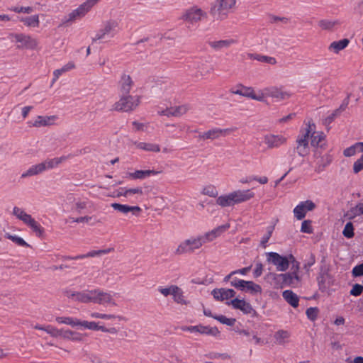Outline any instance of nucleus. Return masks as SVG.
Instances as JSON below:
<instances>
[{"instance_id": "nucleus-1", "label": "nucleus", "mask_w": 363, "mask_h": 363, "mask_svg": "<svg viewBox=\"0 0 363 363\" xmlns=\"http://www.w3.org/2000/svg\"><path fill=\"white\" fill-rule=\"evenodd\" d=\"M229 228L230 224L226 223L207 232L203 235L191 237L184 240L178 245L174 253L177 255L191 254L194 252L195 250L200 249L203 244L213 240L216 238L226 231Z\"/></svg>"}, {"instance_id": "nucleus-2", "label": "nucleus", "mask_w": 363, "mask_h": 363, "mask_svg": "<svg viewBox=\"0 0 363 363\" xmlns=\"http://www.w3.org/2000/svg\"><path fill=\"white\" fill-rule=\"evenodd\" d=\"M78 302L88 303H94L99 305H110L116 306L117 304L113 296L101 289L84 290L78 293Z\"/></svg>"}, {"instance_id": "nucleus-3", "label": "nucleus", "mask_w": 363, "mask_h": 363, "mask_svg": "<svg viewBox=\"0 0 363 363\" xmlns=\"http://www.w3.org/2000/svg\"><path fill=\"white\" fill-rule=\"evenodd\" d=\"M238 0H214L210 6L209 13L216 20H224L237 9Z\"/></svg>"}, {"instance_id": "nucleus-4", "label": "nucleus", "mask_w": 363, "mask_h": 363, "mask_svg": "<svg viewBox=\"0 0 363 363\" xmlns=\"http://www.w3.org/2000/svg\"><path fill=\"white\" fill-rule=\"evenodd\" d=\"M268 279H272L277 283H280L281 286L296 287L301 282V278L296 272H288L285 274L269 273Z\"/></svg>"}, {"instance_id": "nucleus-5", "label": "nucleus", "mask_w": 363, "mask_h": 363, "mask_svg": "<svg viewBox=\"0 0 363 363\" xmlns=\"http://www.w3.org/2000/svg\"><path fill=\"white\" fill-rule=\"evenodd\" d=\"M313 128H315L314 123L311 124L310 123L307 125V127L303 131L301 132L296 139V150L298 155L301 157H305L310 152V148L308 145V138L310 134L313 130Z\"/></svg>"}, {"instance_id": "nucleus-6", "label": "nucleus", "mask_w": 363, "mask_h": 363, "mask_svg": "<svg viewBox=\"0 0 363 363\" xmlns=\"http://www.w3.org/2000/svg\"><path fill=\"white\" fill-rule=\"evenodd\" d=\"M120 99L113 105L112 110L128 112L135 109L140 103L139 97L130 94H120Z\"/></svg>"}, {"instance_id": "nucleus-7", "label": "nucleus", "mask_w": 363, "mask_h": 363, "mask_svg": "<svg viewBox=\"0 0 363 363\" xmlns=\"http://www.w3.org/2000/svg\"><path fill=\"white\" fill-rule=\"evenodd\" d=\"M208 14L205 11L198 6L194 5L184 11L181 19L191 24H194L206 18Z\"/></svg>"}, {"instance_id": "nucleus-8", "label": "nucleus", "mask_w": 363, "mask_h": 363, "mask_svg": "<svg viewBox=\"0 0 363 363\" xmlns=\"http://www.w3.org/2000/svg\"><path fill=\"white\" fill-rule=\"evenodd\" d=\"M118 23L115 20H109L105 22L104 27L97 32L96 36L92 38V41L96 42L99 40L113 38L118 30Z\"/></svg>"}, {"instance_id": "nucleus-9", "label": "nucleus", "mask_w": 363, "mask_h": 363, "mask_svg": "<svg viewBox=\"0 0 363 363\" xmlns=\"http://www.w3.org/2000/svg\"><path fill=\"white\" fill-rule=\"evenodd\" d=\"M10 38L19 43L17 45L18 49L36 50L38 46V40L36 38L24 33H12Z\"/></svg>"}, {"instance_id": "nucleus-10", "label": "nucleus", "mask_w": 363, "mask_h": 363, "mask_svg": "<svg viewBox=\"0 0 363 363\" xmlns=\"http://www.w3.org/2000/svg\"><path fill=\"white\" fill-rule=\"evenodd\" d=\"M230 285L240 291L250 292L252 295L261 294L262 291L260 285L252 281H245L237 278H233L230 281Z\"/></svg>"}, {"instance_id": "nucleus-11", "label": "nucleus", "mask_w": 363, "mask_h": 363, "mask_svg": "<svg viewBox=\"0 0 363 363\" xmlns=\"http://www.w3.org/2000/svg\"><path fill=\"white\" fill-rule=\"evenodd\" d=\"M267 261L276 267L279 272H285L288 269L290 264L289 257L280 255L277 252H270L267 254Z\"/></svg>"}, {"instance_id": "nucleus-12", "label": "nucleus", "mask_w": 363, "mask_h": 363, "mask_svg": "<svg viewBox=\"0 0 363 363\" xmlns=\"http://www.w3.org/2000/svg\"><path fill=\"white\" fill-rule=\"evenodd\" d=\"M99 0H87L81 4L77 9L73 10L68 16L62 20V24L73 21L77 18L84 16Z\"/></svg>"}, {"instance_id": "nucleus-13", "label": "nucleus", "mask_w": 363, "mask_h": 363, "mask_svg": "<svg viewBox=\"0 0 363 363\" xmlns=\"http://www.w3.org/2000/svg\"><path fill=\"white\" fill-rule=\"evenodd\" d=\"M315 207V204L311 200L301 201L294 209V216L298 220H302L308 211L314 210Z\"/></svg>"}, {"instance_id": "nucleus-14", "label": "nucleus", "mask_w": 363, "mask_h": 363, "mask_svg": "<svg viewBox=\"0 0 363 363\" xmlns=\"http://www.w3.org/2000/svg\"><path fill=\"white\" fill-rule=\"evenodd\" d=\"M181 330L183 331H189L190 333H199L202 335H210L217 336L220 332L216 327L211 328L202 325L194 326H182Z\"/></svg>"}, {"instance_id": "nucleus-15", "label": "nucleus", "mask_w": 363, "mask_h": 363, "mask_svg": "<svg viewBox=\"0 0 363 363\" xmlns=\"http://www.w3.org/2000/svg\"><path fill=\"white\" fill-rule=\"evenodd\" d=\"M231 132L230 129L226 128V129H221L218 128H215L211 130H208V131L203 132L202 133H200L199 135V138L200 140H216L220 137H225L228 134H229Z\"/></svg>"}, {"instance_id": "nucleus-16", "label": "nucleus", "mask_w": 363, "mask_h": 363, "mask_svg": "<svg viewBox=\"0 0 363 363\" xmlns=\"http://www.w3.org/2000/svg\"><path fill=\"white\" fill-rule=\"evenodd\" d=\"M263 139L269 149L278 148L286 143V138L281 135L267 134Z\"/></svg>"}, {"instance_id": "nucleus-17", "label": "nucleus", "mask_w": 363, "mask_h": 363, "mask_svg": "<svg viewBox=\"0 0 363 363\" xmlns=\"http://www.w3.org/2000/svg\"><path fill=\"white\" fill-rule=\"evenodd\" d=\"M134 82L131 77L126 74H123L118 83V89L120 94H129Z\"/></svg>"}, {"instance_id": "nucleus-18", "label": "nucleus", "mask_w": 363, "mask_h": 363, "mask_svg": "<svg viewBox=\"0 0 363 363\" xmlns=\"http://www.w3.org/2000/svg\"><path fill=\"white\" fill-rule=\"evenodd\" d=\"M264 94L268 96V97L274 98L277 101L284 100L290 96V94L288 92L277 86L264 88Z\"/></svg>"}, {"instance_id": "nucleus-19", "label": "nucleus", "mask_w": 363, "mask_h": 363, "mask_svg": "<svg viewBox=\"0 0 363 363\" xmlns=\"http://www.w3.org/2000/svg\"><path fill=\"white\" fill-rule=\"evenodd\" d=\"M235 204L249 201L255 196V194L250 190H236L230 192Z\"/></svg>"}, {"instance_id": "nucleus-20", "label": "nucleus", "mask_w": 363, "mask_h": 363, "mask_svg": "<svg viewBox=\"0 0 363 363\" xmlns=\"http://www.w3.org/2000/svg\"><path fill=\"white\" fill-rule=\"evenodd\" d=\"M236 43L237 41L232 38L208 41V45L215 51H220L223 49H228Z\"/></svg>"}, {"instance_id": "nucleus-21", "label": "nucleus", "mask_w": 363, "mask_h": 363, "mask_svg": "<svg viewBox=\"0 0 363 363\" xmlns=\"http://www.w3.org/2000/svg\"><path fill=\"white\" fill-rule=\"evenodd\" d=\"M213 298L218 301L228 300L235 296V291L230 289H216L211 292Z\"/></svg>"}, {"instance_id": "nucleus-22", "label": "nucleus", "mask_w": 363, "mask_h": 363, "mask_svg": "<svg viewBox=\"0 0 363 363\" xmlns=\"http://www.w3.org/2000/svg\"><path fill=\"white\" fill-rule=\"evenodd\" d=\"M111 249L92 250V251L89 252L86 254L79 255L74 256V257L62 256V259L63 260H77V259H84V258H88V257H94L100 256L102 255L107 254L109 252H111Z\"/></svg>"}, {"instance_id": "nucleus-23", "label": "nucleus", "mask_w": 363, "mask_h": 363, "mask_svg": "<svg viewBox=\"0 0 363 363\" xmlns=\"http://www.w3.org/2000/svg\"><path fill=\"white\" fill-rule=\"evenodd\" d=\"M194 68L196 69L194 76L196 78L202 77L213 71V67L208 66L206 62L202 61L194 62Z\"/></svg>"}, {"instance_id": "nucleus-24", "label": "nucleus", "mask_w": 363, "mask_h": 363, "mask_svg": "<svg viewBox=\"0 0 363 363\" xmlns=\"http://www.w3.org/2000/svg\"><path fill=\"white\" fill-rule=\"evenodd\" d=\"M227 303L231 304L235 309H239L245 314H250L254 311L252 306L243 299H238L236 298Z\"/></svg>"}, {"instance_id": "nucleus-25", "label": "nucleus", "mask_w": 363, "mask_h": 363, "mask_svg": "<svg viewBox=\"0 0 363 363\" xmlns=\"http://www.w3.org/2000/svg\"><path fill=\"white\" fill-rule=\"evenodd\" d=\"M111 206L114 210L123 214H127L129 212H131L133 215H137L141 211V208L139 206H130L118 203H113L111 204Z\"/></svg>"}, {"instance_id": "nucleus-26", "label": "nucleus", "mask_w": 363, "mask_h": 363, "mask_svg": "<svg viewBox=\"0 0 363 363\" xmlns=\"http://www.w3.org/2000/svg\"><path fill=\"white\" fill-rule=\"evenodd\" d=\"M56 118L55 116H38L34 121H28V124L29 127H42L48 126L51 124L50 121H53Z\"/></svg>"}, {"instance_id": "nucleus-27", "label": "nucleus", "mask_w": 363, "mask_h": 363, "mask_svg": "<svg viewBox=\"0 0 363 363\" xmlns=\"http://www.w3.org/2000/svg\"><path fill=\"white\" fill-rule=\"evenodd\" d=\"M46 171L45 166L43 162L35 164L29 167L25 172L21 174V178L35 176Z\"/></svg>"}, {"instance_id": "nucleus-28", "label": "nucleus", "mask_w": 363, "mask_h": 363, "mask_svg": "<svg viewBox=\"0 0 363 363\" xmlns=\"http://www.w3.org/2000/svg\"><path fill=\"white\" fill-rule=\"evenodd\" d=\"M71 157V155H63L60 157H55L52 159L46 160L43 162L45 166V169L48 170L57 167L59 164L69 159Z\"/></svg>"}, {"instance_id": "nucleus-29", "label": "nucleus", "mask_w": 363, "mask_h": 363, "mask_svg": "<svg viewBox=\"0 0 363 363\" xmlns=\"http://www.w3.org/2000/svg\"><path fill=\"white\" fill-rule=\"evenodd\" d=\"M161 172L156 170H136L128 174V177L133 179H143L152 175H157Z\"/></svg>"}, {"instance_id": "nucleus-30", "label": "nucleus", "mask_w": 363, "mask_h": 363, "mask_svg": "<svg viewBox=\"0 0 363 363\" xmlns=\"http://www.w3.org/2000/svg\"><path fill=\"white\" fill-rule=\"evenodd\" d=\"M133 144L138 149L143 150L147 152H159L160 147L159 145L150 143L144 142H134Z\"/></svg>"}, {"instance_id": "nucleus-31", "label": "nucleus", "mask_w": 363, "mask_h": 363, "mask_svg": "<svg viewBox=\"0 0 363 363\" xmlns=\"http://www.w3.org/2000/svg\"><path fill=\"white\" fill-rule=\"evenodd\" d=\"M284 300L292 307L296 308L298 306V296L291 290H286L282 294Z\"/></svg>"}, {"instance_id": "nucleus-32", "label": "nucleus", "mask_w": 363, "mask_h": 363, "mask_svg": "<svg viewBox=\"0 0 363 363\" xmlns=\"http://www.w3.org/2000/svg\"><path fill=\"white\" fill-rule=\"evenodd\" d=\"M216 204L223 208L234 206L235 203L231 193L218 196L216 199Z\"/></svg>"}, {"instance_id": "nucleus-33", "label": "nucleus", "mask_w": 363, "mask_h": 363, "mask_svg": "<svg viewBox=\"0 0 363 363\" xmlns=\"http://www.w3.org/2000/svg\"><path fill=\"white\" fill-rule=\"evenodd\" d=\"M291 334L289 331L284 330H279L274 335L275 343L278 345H284L288 342Z\"/></svg>"}, {"instance_id": "nucleus-34", "label": "nucleus", "mask_w": 363, "mask_h": 363, "mask_svg": "<svg viewBox=\"0 0 363 363\" xmlns=\"http://www.w3.org/2000/svg\"><path fill=\"white\" fill-rule=\"evenodd\" d=\"M350 41L347 38L342 39L339 41L333 42L328 49L335 53H338L340 50L345 49L349 44Z\"/></svg>"}, {"instance_id": "nucleus-35", "label": "nucleus", "mask_w": 363, "mask_h": 363, "mask_svg": "<svg viewBox=\"0 0 363 363\" xmlns=\"http://www.w3.org/2000/svg\"><path fill=\"white\" fill-rule=\"evenodd\" d=\"M238 86L240 87L241 89H235V88H232L230 90V92L233 94H238V95H240V96L251 99V96H252V94L253 91V89L252 87H247L242 84H239V85H238Z\"/></svg>"}, {"instance_id": "nucleus-36", "label": "nucleus", "mask_w": 363, "mask_h": 363, "mask_svg": "<svg viewBox=\"0 0 363 363\" xmlns=\"http://www.w3.org/2000/svg\"><path fill=\"white\" fill-rule=\"evenodd\" d=\"M186 111L187 108L185 106H182L174 108L166 109L162 112V114L167 116H180L184 114Z\"/></svg>"}, {"instance_id": "nucleus-37", "label": "nucleus", "mask_w": 363, "mask_h": 363, "mask_svg": "<svg viewBox=\"0 0 363 363\" xmlns=\"http://www.w3.org/2000/svg\"><path fill=\"white\" fill-rule=\"evenodd\" d=\"M363 214V202L357 203L345 215L349 220H352L357 216Z\"/></svg>"}, {"instance_id": "nucleus-38", "label": "nucleus", "mask_w": 363, "mask_h": 363, "mask_svg": "<svg viewBox=\"0 0 363 363\" xmlns=\"http://www.w3.org/2000/svg\"><path fill=\"white\" fill-rule=\"evenodd\" d=\"M248 57L250 59L256 60L261 62H265L270 65H275L277 63V60L273 57L266 56V55H262L259 54H249Z\"/></svg>"}, {"instance_id": "nucleus-39", "label": "nucleus", "mask_w": 363, "mask_h": 363, "mask_svg": "<svg viewBox=\"0 0 363 363\" xmlns=\"http://www.w3.org/2000/svg\"><path fill=\"white\" fill-rule=\"evenodd\" d=\"M62 337L72 341H82L83 335L77 332L66 330L62 332Z\"/></svg>"}, {"instance_id": "nucleus-40", "label": "nucleus", "mask_w": 363, "mask_h": 363, "mask_svg": "<svg viewBox=\"0 0 363 363\" xmlns=\"http://www.w3.org/2000/svg\"><path fill=\"white\" fill-rule=\"evenodd\" d=\"M13 214L19 220H22L25 224L32 218L30 214L26 213L23 209L15 206L13 208Z\"/></svg>"}, {"instance_id": "nucleus-41", "label": "nucleus", "mask_w": 363, "mask_h": 363, "mask_svg": "<svg viewBox=\"0 0 363 363\" xmlns=\"http://www.w3.org/2000/svg\"><path fill=\"white\" fill-rule=\"evenodd\" d=\"M313 133L310 134L311 139V144L312 146H321L320 143L324 139V135L323 133L315 132V128H313Z\"/></svg>"}, {"instance_id": "nucleus-42", "label": "nucleus", "mask_w": 363, "mask_h": 363, "mask_svg": "<svg viewBox=\"0 0 363 363\" xmlns=\"http://www.w3.org/2000/svg\"><path fill=\"white\" fill-rule=\"evenodd\" d=\"M26 225L29 226L38 236L40 237L43 235L44 229L34 218H31Z\"/></svg>"}, {"instance_id": "nucleus-43", "label": "nucleus", "mask_w": 363, "mask_h": 363, "mask_svg": "<svg viewBox=\"0 0 363 363\" xmlns=\"http://www.w3.org/2000/svg\"><path fill=\"white\" fill-rule=\"evenodd\" d=\"M20 21L27 26H31L34 28L39 26L40 22L38 15L21 18Z\"/></svg>"}, {"instance_id": "nucleus-44", "label": "nucleus", "mask_w": 363, "mask_h": 363, "mask_svg": "<svg viewBox=\"0 0 363 363\" xmlns=\"http://www.w3.org/2000/svg\"><path fill=\"white\" fill-rule=\"evenodd\" d=\"M340 25V21L337 20L331 21V20H321L318 22V26L323 30H332L335 26Z\"/></svg>"}, {"instance_id": "nucleus-45", "label": "nucleus", "mask_w": 363, "mask_h": 363, "mask_svg": "<svg viewBox=\"0 0 363 363\" xmlns=\"http://www.w3.org/2000/svg\"><path fill=\"white\" fill-rule=\"evenodd\" d=\"M329 274L327 272H320L319 275L317 277V281L318 284L319 289L321 291H325L327 289L325 285L326 279L329 277Z\"/></svg>"}, {"instance_id": "nucleus-46", "label": "nucleus", "mask_w": 363, "mask_h": 363, "mask_svg": "<svg viewBox=\"0 0 363 363\" xmlns=\"http://www.w3.org/2000/svg\"><path fill=\"white\" fill-rule=\"evenodd\" d=\"M91 317L94 318H101V319H106V320H112V319H118L122 320L123 317L121 315H116L113 314H105V313H100L97 312H94L91 313Z\"/></svg>"}, {"instance_id": "nucleus-47", "label": "nucleus", "mask_w": 363, "mask_h": 363, "mask_svg": "<svg viewBox=\"0 0 363 363\" xmlns=\"http://www.w3.org/2000/svg\"><path fill=\"white\" fill-rule=\"evenodd\" d=\"M56 321L58 323H64L67 325H69L72 327L77 326V318H74L72 317H57Z\"/></svg>"}, {"instance_id": "nucleus-48", "label": "nucleus", "mask_w": 363, "mask_h": 363, "mask_svg": "<svg viewBox=\"0 0 363 363\" xmlns=\"http://www.w3.org/2000/svg\"><path fill=\"white\" fill-rule=\"evenodd\" d=\"M213 318L218 320L220 323L230 326L234 325L235 323L236 322V320L235 318H228L223 315H215L213 316Z\"/></svg>"}, {"instance_id": "nucleus-49", "label": "nucleus", "mask_w": 363, "mask_h": 363, "mask_svg": "<svg viewBox=\"0 0 363 363\" xmlns=\"http://www.w3.org/2000/svg\"><path fill=\"white\" fill-rule=\"evenodd\" d=\"M158 291L162 294L164 296L167 297L169 295H172V294L174 291V290H177V286L176 285H171L169 287L163 288L162 286L158 287L157 289Z\"/></svg>"}, {"instance_id": "nucleus-50", "label": "nucleus", "mask_w": 363, "mask_h": 363, "mask_svg": "<svg viewBox=\"0 0 363 363\" xmlns=\"http://www.w3.org/2000/svg\"><path fill=\"white\" fill-rule=\"evenodd\" d=\"M174 291L172 294L174 301L178 303H185L182 290L177 286V290H174Z\"/></svg>"}, {"instance_id": "nucleus-51", "label": "nucleus", "mask_w": 363, "mask_h": 363, "mask_svg": "<svg viewBox=\"0 0 363 363\" xmlns=\"http://www.w3.org/2000/svg\"><path fill=\"white\" fill-rule=\"evenodd\" d=\"M45 331L52 337H62L63 330H59L52 325H47L45 328Z\"/></svg>"}, {"instance_id": "nucleus-52", "label": "nucleus", "mask_w": 363, "mask_h": 363, "mask_svg": "<svg viewBox=\"0 0 363 363\" xmlns=\"http://www.w3.org/2000/svg\"><path fill=\"white\" fill-rule=\"evenodd\" d=\"M319 310L317 307H310L307 308L306 314L307 318L311 320H316L318 315Z\"/></svg>"}, {"instance_id": "nucleus-53", "label": "nucleus", "mask_w": 363, "mask_h": 363, "mask_svg": "<svg viewBox=\"0 0 363 363\" xmlns=\"http://www.w3.org/2000/svg\"><path fill=\"white\" fill-rule=\"evenodd\" d=\"M342 234L347 238H352L354 236V228L351 222L345 225Z\"/></svg>"}, {"instance_id": "nucleus-54", "label": "nucleus", "mask_w": 363, "mask_h": 363, "mask_svg": "<svg viewBox=\"0 0 363 363\" xmlns=\"http://www.w3.org/2000/svg\"><path fill=\"white\" fill-rule=\"evenodd\" d=\"M6 238L19 246L28 247V244L21 238L16 235H6Z\"/></svg>"}, {"instance_id": "nucleus-55", "label": "nucleus", "mask_w": 363, "mask_h": 363, "mask_svg": "<svg viewBox=\"0 0 363 363\" xmlns=\"http://www.w3.org/2000/svg\"><path fill=\"white\" fill-rule=\"evenodd\" d=\"M301 231L302 233L311 234L313 233V228L311 225V220H305L302 222Z\"/></svg>"}, {"instance_id": "nucleus-56", "label": "nucleus", "mask_w": 363, "mask_h": 363, "mask_svg": "<svg viewBox=\"0 0 363 363\" xmlns=\"http://www.w3.org/2000/svg\"><path fill=\"white\" fill-rule=\"evenodd\" d=\"M203 194L208 195L211 197H216L218 196V191L216 188L213 186H208L203 189Z\"/></svg>"}, {"instance_id": "nucleus-57", "label": "nucleus", "mask_w": 363, "mask_h": 363, "mask_svg": "<svg viewBox=\"0 0 363 363\" xmlns=\"http://www.w3.org/2000/svg\"><path fill=\"white\" fill-rule=\"evenodd\" d=\"M362 170H363V155L354 162L353 165V171L355 174L359 173Z\"/></svg>"}, {"instance_id": "nucleus-58", "label": "nucleus", "mask_w": 363, "mask_h": 363, "mask_svg": "<svg viewBox=\"0 0 363 363\" xmlns=\"http://www.w3.org/2000/svg\"><path fill=\"white\" fill-rule=\"evenodd\" d=\"M363 292V285L359 284H355L353 285L350 294L354 296H359Z\"/></svg>"}, {"instance_id": "nucleus-59", "label": "nucleus", "mask_w": 363, "mask_h": 363, "mask_svg": "<svg viewBox=\"0 0 363 363\" xmlns=\"http://www.w3.org/2000/svg\"><path fill=\"white\" fill-rule=\"evenodd\" d=\"M268 97L264 94V89H263L262 91L259 92V94H256L254 91H252L251 99L254 100H257L258 101H263L264 100V98Z\"/></svg>"}, {"instance_id": "nucleus-60", "label": "nucleus", "mask_w": 363, "mask_h": 363, "mask_svg": "<svg viewBox=\"0 0 363 363\" xmlns=\"http://www.w3.org/2000/svg\"><path fill=\"white\" fill-rule=\"evenodd\" d=\"M272 231H273V228H269L267 233L262 237L261 242H260V245L263 248L266 247V244L270 239L272 234Z\"/></svg>"}, {"instance_id": "nucleus-61", "label": "nucleus", "mask_w": 363, "mask_h": 363, "mask_svg": "<svg viewBox=\"0 0 363 363\" xmlns=\"http://www.w3.org/2000/svg\"><path fill=\"white\" fill-rule=\"evenodd\" d=\"M143 194V189L142 188L140 187H137V188H133V189H125L124 191V194H123V196H128L131 194Z\"/></svg>"}, {"instance_id": "nucleus-62", "label": "nucleus", "mask_w": 363, "mask_h": 363, "mask_svg": "<svg viewBox=\"0 0 363 363\" xmlns=\"http://www.w3.org/2000/svg\"><path fill=\"white\" fill-rule=\"evenodd\" d=\"M354 277L363 276V263L355 266L352 271Z\"/></svg>"}, {"instance_id": "nucleus-63", "label": "nucleus", "mask_w": 363, "mask_h": 363, "mask_svg": "<svg viewBox=\"0 0 363 363\" xmlns=\"http://www.w3.org/2000/svg\"><path fill=\"white\" fill-rule=\"evenodd\" d=\"M78 293L79 291H74L71 289H66L64 291L65 295L68 298H71L74 301H78Z\"/></svg>"}, {"instance_id": "nucleus-64", "label": "nucleus", "mask_w": 363, "mask_h": 363, "mask_svg": "<svg viewBox=\"0 0 363 363\" xmlns=\"http://www.w3.org/2000/svg\"><path fill=\"white\" fill-rule=\"evenodd\" d=\"M321 160L323 162V164H320L318 166V171H322L326 166H328L329 164H330L332 159H331L330 156L325 155L322 157Z\"/></svg>"}]
</instances>
